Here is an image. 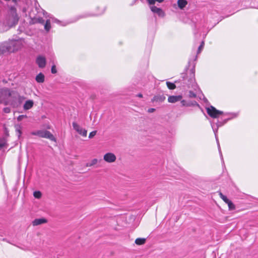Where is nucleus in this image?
Here are the masks:
<instances>
[{"label":"nucleus","mask_w":258,"mask_h":258,"mask_svg":"<svg viewBox=\"0 0 258 258\" xmlns=\"http://www.w3.org/2000/svg\"><path fill=\"white\" fill-rule=\"evenodd\" d=\"M103 160L107 163H111L116 161V157L114 153L108 152L104 155Z\"/></svg>","instance_id":"nucleus-8"},{"label":"nucleus","mask_w":258,"mask_h":258,"mask_svg":"<svg viewBox=\"0 0 258 258\" xmlns=\"http://www.w3.org/2000/svg\"><path fill=\"white\" fill-rule=\"evenodd\" d=\"M150 9L152 12L157 14L159 16H164V13L161 8L153 6H151Z\"/></svg>","instance_id":"nucleus-11"},{"label":"nucleus","mask_w":258,"mask_h":258,"mask_svg":"<svg viewBox=\"0 0 258 258\" xmlns=\"http://www.w3.org/2000/svg\"><path fill=\"white\" fill-rule=\"evenodd\" d=\"M12 95L10 96L11 99L8 100V105L14 108H19L24 102L25 97L20 95V94L16 91L12 90Z\"/></svg>","instance_id":"nucleus-1"},{"label":"nucleus","mask_w":258,"mask_h":258,"mask_svg":"<svg viewBox=\"0 0 258 258\" xmlns=\"http://www.w3.org/2000/svg\"><path fill=\"white\" fill-rule=\"evenodd\" d=\"M47 222V220L45 218L35 219L32 221V225L34 226H37L44 223H46Z\"/></svg>","instance_id":"nucleus-13"},{"label":"nucleus","mask_w":258,"mask_h":258,"mask_svg":"<svg viewBox=\"0 0 258 258\" xmlns=\"http://www.w3.org/2000/svg\"><path fill=\"white\" fill-rule=\"evenodd\" d=\"M33 23H40L43 24L44 23V20L41 17L34 18L33 20Z\"/></svg>","instance_id":"nucleus-18"},{"label":"nucleus","mask_w":258,"mask_h":258,"mask_svg":"<svg viewBox=\"0 0 258 258\" xmlns=\"http://www.w3.org/2000/svg\"><path fill=\"white\" fill-rule=\"evenodd\" d=\"M227 204L228 206V208H229V210H233L235 209V205L233 204V203L230 200Z\"/></svg>","instance_id":"nucleus-25"},{"label":"nucleus","mask_w":258,"mask_h":258,"mask_svg":"<svg viewBox=\"0 0 258 258\" xmlns=\"http://www.w3.org/2000/svg\"><path fill=\"white\" fill-rule=\"evenodd\" d=\"M187 5V2L186 0H178L177 5L179 9L182 10Z\"/></svg>","instance_id":"nucleus-15"},{"label":"nucleus","mask_w":258,"mask_h":258,"mask_svg":"<svg viewBox=\"0 0 258 258\" xmlns=\"http://www.w3.org/2000/svg\"><path fill=\"white\" fill-rule=\"evenodd\" d=\"M12 95V90L6 87L0 88V103L8 105V100L7 98Z\"/></svg>","instance_id":"nucleus-4"},{"label":"nucleus","mask_w":258,"mask_h":258,"mask_svg":"<svg viewBox=\"0 0 258 258\" xmlns=\"http://www.w3.org/2000/svg\"><path fill=\"white\" fill-rule=\"evenodd\" d=\"M166 85L168 89L170 90H173L176 88V85L172 83H171L170 82H167Z\"/></svg>","instance_id":"nucleus-21"},{"label":"nucleus","mask_w":258,"mask_h":258,"mask_svg":"<svg viewBox=\"0 0 258 258\" xmlns=\"http://www.w3.org/2000/svg\"><path fill=\"white\" fill-rule=\"evenodd\" d=\"M35 79L38 83H43L44 81V75L40 73L36 76Z\"/></svg>","instance_id":"nucleus-16"},{"label":"nucleus","mask_w":258,"mask_h":258,"mask_svg":"<svg viewBox=\"0 0 258 258\" xmlns=\"http://www.w3.org/2000/svg\"><path fill=\"white\" fill-rule=\"evenodd\" d=\"M137 96L138 97H140V98H142L143 97V95L141 93L138 94Z\"/></svg>","instance_id":"nucleus-38"},{"label":"nucleus","mask_w":258,"mask_h":258,"mask_svg":"<svg viewBox=\"0 0 258 258\" xmlns=\"http://www.w3.org/2000/svg\"><path fill=\"white\" fill-rule=\"evenodd\" d=\"M27 116L26 115H20L17 117V120L18 121H21L23 119L27 118Z\"/></svg>","instance_id":"nucleus-29"},{"label":"nucleus","mask_w":258,"mask_h":258,"mask_svg":"<svg viewBox=\"0 0 258 258\" xmlns=\"http://www.w3.org/2000/svg\"><path fill=\"white\" fill-rule=\"evenodd\" d=\"M96 133H97V131H92V132H91V133L89 134V138L90 139L92 138L93 137H94L96 135Z\"/></svg>","instance_id":"nucleus-30"},{"label":"nucleus","mask_w":258,"mask_h":258,"mask_svg":"<svg viewBox=\"0 0 258 258\" xmlns=\"http://www.w3.org/2000/svg\"><path fill=\"white\" fill-rule=\"evenodd\" d=\"M207 112L209 115L212 118H217L220 115L223 114L222 111L217 110L214 107L212 106L207 108Z\"/></svg>","instance_id":"nucleus-6"},{"label":"nucleus","mask_w":258,"mask_h":258,"mask_svg":"<svg viewBox=\"0 0 258 258\" xmlns=\"http://www.w3.org/2000/svg\"><path fill=\"white\" fill-rule=\"evenodd\" d=\"M36 62L40 68H43L45 67L46 59L43 56H38L36 58Z\"/></svg>","instance_id":"nucleus-9"},{"label":"nucleus","mask_w":258,"mask_h":258,"mask_svg":"<svg viewBox=\"0 0 258 258\" xmlns=\"http://www.w3.org/2000/svg\"><path fill=\"white\" fill-rule=\"evenodd\" d=\"M15 129L17 133L18 137L20 138L22 134V126L20 125H15Z\"/></svg>","instance_id":"nucleus-19"},{"label":"nucleus","mask_w":258,"mask_h":258,"mask_svg":"<svg viewBox=\"0 0 258 258\" xmlns=\"http://www.w3.org/2000/svg\"><path fill=\"white\" fill-rule=\"evenodd\" d=\"M2 48L5 50V53L7 52H13L18 51L21 48L22 43L16 40H12L2 43Z\"/></svg>","instance_id":"nucleus-3"},{"label":"nucleus","mask_w":258,"mask_h":258,"mask_svg":"<svg viewBox=\"0 0 258 258\" xmlns=\"http://www.w3.org/2000/svg\"><path fill=\"white\" fill-rule=\"evenodd\" d=\"M204 44H205L204 41H202L201 45L199 46V47L198 48V51H197L198 54L200 53L201 52V50H202V49L204 47Z\"/></svg>","instance_id":"nucleus-27"},{"label":"nucleus","mask_w":258,"mask_h":258,"mask_svg":"<svg viewBox=\"0 0 258 258\" xmlns=\"http://www.w3.org/2000/svg\"><path fill=\"white\" fill-rule=\"evenodd\" d=\"M34 105V102L32 100H28L25 102L23 105V108L24 110H29L31 109Z\"/></svg>","instance_id":"nucleus-14"},{"label":"nucleus","mask_w":258,"mask_h":258,"mask_svg":"<svg viewBox=\"0 0 258 258\" xmlns=\"http://www.w3.org/2000/svg\"><path fill=\"white\" fill-rule=\"evenodd\" d=\"M166 99L165 96L164 95H155L152 99V102H162Z\"/></svg>","instance_id":"nucleus-12"},{"label":"nucleus","mask_w":258,"mask_h":258,"mask_svg":"<svg viewBox=\"0 0 258 258\" xmlns=\"http://www.w3.org/2000/svg\"><path fill=\"white\" fill-rule=\"evenodd\" d=\"M19 19L16 8L14 6L11 7L6 18V24L9 27H13L18 23Z\"/></svg>","instance_id":"nucleus-2"},{"label":"nucleus","mask_w":258,"mask_h":258,"mask_svg":"<svg viewBox=\"0 0 258 258\" xmlns=\"http://www.w3.org/2000/svg\"><path fill=\"white\" fill-rule=\"evenodd\" d=\"M12 2H13V3H17V0H12Z\"/></svg>","instance_id":"nucleus-40"},{"label":"nucleus","mask_w":258,"mask_h":258,"mask_svg":"<svg viewBox=\"0 0 258 258\" xmlns=\"http://www.w3.org/2000/svg\"><path fill=\"white\" fill-rule=\"evenodd\" d=\"M188 96H189V98H196L197 97V95L193 91H190L189 92Z\"/></svg>","instance_id":"nucleus-28"},{"label":"nucleus","mask_w":258,"mask_h":258,"mask_svg":"<svg viewBox=\"0 0 258 258\" xmlns=\"http://www.w3.org/2000/svg\"><path fill=\"white\" fill-rule=\"evenodd\" d=\"M219 195L220 196V198L227 204L230 200L225 196H224L221 192L219 191Z\"/></svg>","instance_id":"nucleus-23"},{"label":"nucleus","mask_w":258,"mask_h":258,"mask_svg":"<svg viewBox=\"0 0 258 258\" xmlns=\"http://www.w3.org/2000/svg\"><path fill=\"white\" fill-rule=\"evenodd\" d=\"M50 28H51V26H50V21L49 20H47L46 21V23L44 25V29H45V30L46 31H49V30L50 29Z\"/></svg>","instance_id":"nucleus-22"},{"label":"nucleus","mask_w":258,"mask_h":258,"mask_svg":"<svg viewBox=\"0 0 258 258\" xmlns=\"http://www.w3.org/2000/svg\"><path fill=\"white\" fill-rule=\"evenodd\" d=\"M98 162V160L97 159H93L91 160V161L89 163H87L86 164V167H91L94 165H95Z\"/></svg>","instance_id":"nucleus-20"},{"label":"nucleus","mask_w":258,"mask_h":258,"mask_svg":"<svg viewBox=\"0 0 258 258\" xmlns=\"http://www.w3.org/2000/svg\"><path fill=\"white\" fill-rule=\"evenodd\" d=\"M6 135L7 137L9 136V133H8V132L7 130L6 131Z\"/></svg>","instance_id":"nucleus-39"},{"label":"nucleus","mask_w":258,"mask_h":258,"mask_svg":"<svg viewBox=\"0 0 258 258\" xmlns=\"http://www.w3.org/2000/svg\"><path fill=\"white\" fill-rule=\"evenodd\" d=\"M155 110V108H149L148 110V112L149 113H152V112H154Z\"/></svg>","instance_id":"nucleus-37"},{"label":"nucleus","mask_w":258,"mask_h":258,"mask_svg":"<svg viewBox=\"0 0 258 258\" xmlns=\"http://www.w3.org/2000/svg\"><path fill=\"white\" fill-rule=\"evenodd\" d=\"M6 144V140L5 139H3L2 142L0 143V148L4 147L5 146Z\"/></svg>","instance_id":"nucleus-33"},{"label":"nucleus","mask_w":258,"mask_h":258,"mask_svg":"<svg viewBox=\"0 0 258 258\" xmlns=\"http://www.w3.org/2000/svg\"><path fill=\"white\" fill-rule=\"evenodd\" d=\"M182 96L181 95L178 96H170L168 98V101L170 103H175L181 100Z\"/></svg>","instance_id":"nucleus-10"},{"label":"nucleus","mask_w":258,"mask_h":258,"mask_svg":"<svg viewBox=\"0 0 258 258\" xmlns=\"http://www.w3.org/2000/svg\"><path fill=\"white\" fill-rule=\"evenodd\" d=\"M74 129L80 135L83 137L87 136V131L86 130L81 127L77 122H73L72 123Z\"/></svg>","instance_id":"nucleus-7"},{"label":"nucleus","mask_w":258,"mask_h":258,"mask_svg":"<svg viewBox=\"0 0 258 258\" xmlns=\"http://www.w3.org/2000/svg\"><path fill=\"white\" fill-rule=\"evenodd\" d=\"M51 73L56 74L57 73V70L56 69V67L55 65H53L51 67Z\"/></svg>","instance_id":"nucleus-32"},{"label":"nucleus","mask_w":258,"mask_h":258,"mask_svg":"<svg viewBox=\"0 0 258 258\" xmlns=\"http://www.w3.org/2000/svg\"><path fill=\"white\" fill-rule=\"evenodd\" d=\"M33 196L35 198L40 199L42 196V194L40 191H35L33 192Z\"/></svg>","instance_id":"nucleus-24"},{"label":"nucleus","mask_w":258,"mask_h":258,"mask_svg":"<svg viewBox=\"0 0 258 258\" xmlns=\"http://www.w3.org/2000/svg\"><path fill=\"white\" fill-rule=\"evenodd\" d=\"M146 239L145 238H138L135 240V243L137 245H143L145 243Z\"/></svg>","instance_id":"nucleus-17"},{"label":"nucleus","mask_w":258,"mask_h":258,"mask_svg":"<svg viewBox=\"0 0 258 258\" xmlns=\"http://www.w3.org/2000/svg\"><path fill=\"white\" fill-rule=\"evenodd\" d=\"M190 72L191 77L193 78V79L192 78L191 79V81H195V79H194L195 74H194V72H193V70H190Z\"/></svg>","instance_id":"nucleus-36"},{"label":"nucleus","mask_w":258,"mask_h":258,"mask_svg":"<svg viewBox=\"0 0 258 258\" xmlns=\"http://www.w3.org/2000/svg\"><path fill=\"white\" fill-rule=\"evenodd\" d=\"M5 53L4 49L2 48V44H0V55Z\"/></svg>","instance_id":"nucleus-35"},{"label":"nucleus","mask_w":258,"mask_h":258,"mask_svg":"<svg viewBox=\"0 0 258 258\" xmlns=\"http://www.w3.org/2000/svg\"><path fill=\"white\" fill-rule=\"evenodd\" d=\"M181 103L182 106H189V105L188 104H187L186 103V102L184 100H183L181 101Z\"/></svg>","instance_id":"nucleus-34"},{"label":"nucleus","mask_w":258,"mask_h":258,"mask_svg":"<svg viewBox=\"0 0 258 258\" xmlns=\"http://www.w3.org/2000/svg\"><path fill=\"white\" fill-rule=\"evenodd\" d=\"M31 134L32 135L38 136L41 138L48 139L51 141H55L53 135L49 131L46 130H38L33 132Z\"/></svg>","instance_id":"nucleus-5"},{"label":"nucleus","mask_w":258,"mask_h":258,"mask_svg":"<svg viewBox=\"0 0 258 258\" xmlns=\"http://www.w3.org/2000/svg\"><path fill=\"white\" fill-rule=\"evenodd\" d=\"M3 111L5 113H10L11 112V109L10 107H5L4 109H3Z\"/></svg>","instance_id":"nucleus-31"},{"label":"nucleus","mask_w":258,"mask_h":258,"mask_svg":"<svg viewBox=\"0 0 258 258\" xmlns=\"http://www.w3.org/2000/svg\"><path fill=\"white\" fill-rule=\"evenodd\" d=\"M147 1L148 2L149 5H153L155 4L156 1L161 3H162L164 1V0H147Z\"/></svg>","instance_id":"nucleus-26"}]
</instances>
